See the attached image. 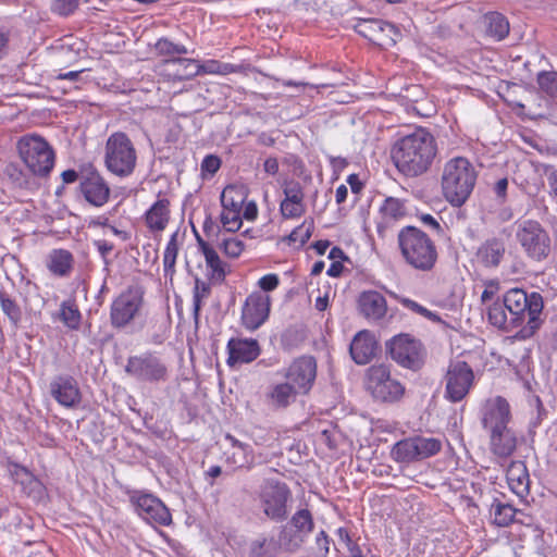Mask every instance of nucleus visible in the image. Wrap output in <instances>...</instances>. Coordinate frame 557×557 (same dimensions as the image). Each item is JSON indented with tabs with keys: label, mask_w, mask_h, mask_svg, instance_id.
<instances>
[{
	"label": "nucleus",
	"mask_w": 557,
	"mask_h": 557,
	"mask_svg": "<svg viewBox=\"0 0 557 557\" xmlns=\"http://www.w3.org/2000/svg\"><path fill=\"white\" fill-rule=\"evenodd\" d=\"M228 359L227 363H249L256 360L260 352V346L257 339L252 338H231L227 343Z\"/></svg>",
	"instance_id": "24"
},
{
	"label": "nucleus",
	"mask_w": 557,
	"mask_h": 557,
	"mask_svg": "<svg viewBox=\"0 0 557 557\" xmlns=\"http://www.w3.org/2000/svg\"><path fill=\"white\" fill-rule=\"evenodd\" d=\"M401 304L406 308H408V309H410V310H412V311H414V312H417V313L428 318L429 320L441 321V318L436 313L428 310L426 308L422 307L421 305H419L418 302H416V301H413L411 299L404 298L401 300Z\"/></svg>",
	"instance_id": "50"
},
{
	"label": "nucleus",
	"mask_w": 557,
	"mask_h": 557,
	"mask_svg": "<svg viewBox=\"0 0 557 557\" xmlns=\"http://www.w3.org/2000/svg\"><path fill=\"white\" fill-rule=\"evenodd\" d=\"M476 181V172L470 161L457 157L447 161L442 174V189L446 200L460 207L470 197Z\"/></svg>",
	"instance_id": "5"
},
{
	"label": "nucleus",
	"mask_w": 557,
	"mask_h": 557,
	"mask_svg": "<svg viewBox=\"0 0 557 557\" xmlns=\"http://www.w3.org/2000/svg\"><path fill=\"white\" fill-rule=\"evenodd\" d=\"M263 166L268 174L275 175L278 172V162L275 158H268Z\"/></svg>",
	"instance_id": "60"
},
{
	"label": "nucleus",
	"mask_w": 557,
	"mask_h": 557,
	"mask_svg": "<svg viewBox=\"0 0 557 557\" xmlns=\"http://www.w3.org/2000/svg\"><path fill=\"white\" fill-rule=\"evenodd\" d=\"M285 546L281 537L260 534L245 542L240 549L242 557H282Z\"/></svg>",
	"instance_id": "23"
},
{
	"label": "nucleus",
	"mask_w": 557,
	"mask_h": 557,
	"mask_svg": "<svg viewBox=\"0 0 557 557\" xmlns=\"http://www.w3.org/2000/svg\"><path fill=\"white\" fill-rule=\"evenodd\" d=\"M298 394L300 393L295 388V386L286 381L283 383L274 384L271 387L268 397L273 407L286 408L296 400Z\"/></svg>",
	"instance_id": "31"
},
{
	"label": "nucleus",
	"mask_w": 557,
	"mask_h": 557,
	"mask_svg": "<svg viewBox=\"0 0 557 557\" xmlns=\"http://www.w3.org/2000/svg\"><path fill=\"white\" fill-rule=\"evenodd\" d=\"M349 557H364L361 546L358 544V542L354 541L346 545Z\"/></svg>",
	"instance_id": "62"
},
{
	"label": "nucleus",
	"mask_w": 557,
	"mask_h": 557,
	"mask_svg": "<svg viewBox=\"0 0 557 557\" xmlns=\"http://www.w3.org/2000/svg\"><path fill=\"white\" fill-rule=\"evenodd\" d=\"M511 420L510 406L508 401L497 396L486 401L482 425L490 432L491 451L502 459L509 458L517 448L516 431L509 426Z\"/></svg>",
	"instance_id": "3"
},
{
	"label": "nucleus",
	"mask_w": 557,
	"mask_h": 557,
	"mask_svg": "<svg viewBox=\"0 0 557 557\" xmlns=\"http://www.w3.org/2000/svg\"><path fill=\"white\" fill-rule=\"evenodd\" d=\"M124 371L140 383L160 384L170 376L164 359L150 351L128 357Z\"/></svg>",
	"instance_id": "9"
},
{
	"label": "nucleus",
	"mask_w": 557,
	"mask_h": 557,
	"mask_svg": "<svg viewBox=\"0 0 557 557\" xmlns=\"http://www.w3.org/2000/svg\"><path fill=\"white\" fill-rule=\"evenodd\" d=\"M77 7V0H54L52 3V11L60 15L67 16L72 14Z\"/></svg>",
	"instance_id": "49"
},
{
	"label": "nucleus",
	"mask_w": 557,
	"mask_h": 557,
	"mask_svg": "<svg viewBox=\"0 0 557 557\" xmlns=\"http://www.w3.org/2000/svg\"><path fill=\"white\" fill-rule=\"evenodd\" d=\"M360 312L368 319L381 320L387 311V305L384 296L376 290H366L360 294L358 299Z\"/></svg>",
	"instance_id": "26"
},
{
	"label": "nucleus",
	"mask_w": 557,
	"mask_h": 557,
	"mask_svg": "<svg viewBox=\"0 0 557 557\" xmlns=\"http://www.w3.org/2000/svg\"><path fill=\"white\" fill-rule=\"evenodd\" d=\"M221 222L227 232H236L240 228L243 222L240 211H223L221 214Z\"/></svg>",
	"instance_id": "47"
},
{
	"label": "nucleus",
	"mask_w": 557,
	"mask_h": 557,
	"mask_svg": "<svg viewBox=\"0 0 557 557\" xmlns=\"http://www.w3.org/2000/svg\"><path fill=\"white\" fill-rule=\"evenodd\" d=\"M505 244L502 239H486L478 249L476 258L486 268H497L505 256Z\"/></svg>",
	"instance_id": "28"
},
{
	"label": "nucleus",
	"mask_w": 557,
	"mask_h": 557,
	"mask_svg": "<svg viewBox=\"0 0 557 557\" xmlns=\"http://www.w3.org/2000/svg\"><path fill=\"white\" fill-rule=\"evenodd\" d=\"M79 187L85 199L96 207L103 206L109 199L110 188L95 169L82 172Z\"/></svg>",
	"instance_id": "21"
},
{
	"label": "nucleus",
	"mask_w": 557,
	"mask_h": 557,
	"mask_svg": "<svg viewBox=\"0 0 557 557\" xmlns=\"http://www.w3.org/2000/svg\"><path fill=\"white\" fill-rule=\"evenodd\" d=\"M270 307V296L261 292L250 294L242 309L243 325L249 331L259 329L268 320Z\"/></svg>",
	"instance_id": "20"
},
{
	"label": "nucleus",
	"mask_w": 557,
	"mask_h": 557,
	"mask_svg": "<svg viewBox=\"0 0 557 557\" xmlns=\"http://www.w3.org/2000/svg\"><path fill=\"white\" fill-rule=\"evenodd\" d=\"M129 503L135 512L151 525L168 527L172 523V515L161 499L145 491L128 492Z\"/></svg>",
	"instance_id": "12"
},
{
	"label": "nucleus",
	"mask_w": 557,
	"mask_h": 557,
	"mask_svg": "<svg viewBox=\"0 0 557 557\" xmlns=\"http://www.w3.org/2000/svg\"><path fill=\"white\" fill-rule=\"evenodd\" d=\"M0 306L3 313L8 317L12 324L17 325L22 319L20 306L5 292L0 290Z\"/></svg>",
	"instance_id": "42"
},
{
	"label": "nucleus",
	"mask_w": 557,
	"mask_h": 557,
	"mask_svg": "<svg viewBox=\"0 0 557 557\" xmlns=\"http://www.w3.org/2000/svg\"><path fill=\"white\" fill-rule=\"evenodd\" d=\"M315 544L319 549V552L322 554L323 557H326V555L330 552V544L331 539L326 534L325 531L321 530L317 536H315Z\"/></svg>",
	"instance_id": "53"
},
{
	"label": "nucleus",
	"mask_w": 557,
	"mask_h": 557,
	"mask_svg": "<svg viewBox=\"0 0 557 557\" xmlns=\"http://www.w3.org/2000/svg\"><path fill=\"white\" fill-rule=\"evenodd\" d=\"M59 318L69 329L77 330L82 315L73 302L63 301L60 306Z\"/></svg>",
	"instance_id": "39"
},
{
	"label": "nucleus",
	"mask_w": 557,
	"mask_h": 557,
	"mask_svg": "<svg viewBox=\"0 0 557 557\" xmlns=\"http://www.w3.org/2000/svg\"><path fill=\"white\" fill-rule=\"evenodd\" d=\"M5 173L15 182H17L20 185H22L21 176L22 172L17 169L14 164H9L5 169Z\"/></svg>",
	"instance_id": "61"
},
{
	"label": "nucleus",
	"mask_w": 557,
	"mask_h": 557,
	"mask_svg": "<svg viewBox=\"0 0 557 557\" xmlns=\"http://www.w3.org/2000/svg\"><path fill=\"white\" fill-rule=\"evenodd\" d=\"M398 247L405 262L417 271H432L438 252L434 240L416 226H405L397 235Z\"/></svg>",
	"instance_id": "4"
},
{
	"label": "nucleus",
	"mask_w": 557,
	"mask_h": 557,
	"mask_svg": "<svg viewBox=\"0 0 557 557\" xmlns=\"http://www.w3.org/2000/svg\"><path fill=\"white\" fill-rule=\"evenodd\" d=\"M536 82L541 91L549 97L557 98V72L542 71L537 74Z\"/></svg>",
	"instance_id": "43"
},
{
	"label": "nucleus",
	"mask_w": 557,
	"mask_h": 557,
	"mask_svg": "<svg viewBox=\"0 0 557 557\" xmlns=\"http://www.w3.org/2000/svg\"><path fill=\"white\" fill-rule=\"evenodd\" d=\"M436 156V139L431 132L422 127L400 137L392 148V159L396 169L408 177L426 173Z\"/></svg>",
	"instance_id": "2"
},
{
	"label": "nucleus",
	"mask_w": 557,
	"mask_h": 557,
	"mask_svg": "<svg viewBox=\"0 0 557 557\" xmlns=\"http://www.w3.org/2000/svg\"><path fill=\"white\" fill-rule=\"evenodd\" d=\"M95 246L102 257L104 265L108 267L110 261L108 260L107 256L113 250V244L108 240H96Z\"/></svg>",
	"instance_id": "55"
},
{
	"label": "nucleus",
	"mask_w": 557,
	"mask_h": 557,
	"mask_svg": "<svg viewBox=\"0 0 557 557\" xmlns=\"http://www.w3.org/2000/svg\"><path fill=\"white\" fill-rule=\"evenodd\" d=\"M313 230V220H305L299 226L292 231L285 240L288 243H299V246L302 247L311 237Z\"/></svg>",
	"instance_id": "44"
},
{
	"label": "nucleus",
	"mask_w": 557,
	"mask_h": 557,
	"mask_svg": "<svg viewBox=\"0 0 557 557\" xmlns=\"http://www.w3.org/2000/svg\"><path fill=\"white\" fill-rule=\"evenodd\" d=\"M280 210L285 219H294L301 216L305 213L306 208L304 203L294 205L289 201L282 200Z\"/></svg>",
	"instance_id": "48"
},
{
	"label": "nucleus",
	"mask_w": 557,
	"mask_h": 557,
	"mask_svg": "<svg viewBox=\"0 0 557 557\" xmlns=\"http://www.w3.org/2000/svg\"><path fill=\"white\" fill-rule=\"evenodd\" d=\"M419 218L425 226H428L432 230H436V231L441 230L440 223L436 221V219L433 215L423 213Z\"/></svg>",
	"instance_id": "58"
},
{
	"label": "nucleus",
	"mask_w": 557,
	"mask_h": 557,
	"mask_svg": "<svg viewBox=\"0 0 557 557\" xmlns=\"http://www.w3.org/2000/svg\"><path fill=\"white\" fill-rule=\"evenodd\" d=\"M442 442L435 437L411 436L394 444L391 456L396 462L411 463L438 454Z\"/></svg>",
	"instance_id": "11"
},
{
	"label": "nucleus",
	"mask_w": 557,
	"mask_h": 557,
	"mask_svg": "<svg viewBox=\"0 0 557 557\" xmlns=\"http://www.w3.org/2000/svg\"><path fill=\"white\" fill-rule=\"evenodd\" d=\"M246 195L242 187L235 185L226 186L221 194V205L224 211H240Z\"/></svg>",
	"instance_id": "34"
},
{
	"label": "nucleus",
	"mask_w": 557,
	"mask_h": 557,
	"mask_svg": "<svg viewBox=\"0 0 557 557\" xmlns=\"http://www.w3.org/2000/svg\"><path fill=\"white\" fill-rule=\"evenodd\" d=\"M355 30L383 47L395 46L403 37L401 29L397 25L379 18L360 20L355 25Z\"/></svg>",
	"instance_id": "16"
},
{
	"label": "nucleus",
	"mask_w": 557,
	"mask_h": 557,
	"mask_svg": "<svg viewBox=\"0 0 557 557\" xmlns=\"http://www.w3.org/2000/svg\"><path fill=\"white\" fill-rule=\"evenodd\" d=\"M234 451L227 456V461L237 468H250L253 463L252 449L248 444L242 443L231 434L225 436Z\"/></svg>",
	"instance_id": "32"
},
{
	"label": "nucleus",
	"mask_w": 557,
	"mask_h": 557,
	"mask_svg": "<svg viewBox=\"0 0 557 557\" xmlns=\"http://www.w3.org/2000/svg\"><path fill=\"white\" fill-rule=\"evenodd\" d=\"M136 160V150L126 134L116 132L109 136L106 143L104 163L111 173L120 177L131 175Z\"/></svg>",
	"instance_id": "7"
},
{
	"label": "nucleus",
	"mask_w": 557,
	"mask_h": 557,
	"mask_svg": "<svg viewBox=\"0 0 557 557\" xmlns=\"http://www.w3.org/2000/svg\"><path fill=\"white\" fill-rule=\"evenodd\" d=\"M144 300V292L139 287H128L121 293L111 305V323L115 327H124L139 313Z\"/></svg>",
	"instance_id": "15"
},
{
	"label": "nucleus",
	"mask_w": 557,
	"mask_h": 557,
	"mask_svg": "<svg viewBox=\"0 0 557 557\" xmlns=\"http://www.w3.org/2000/svg\"><path fill=\"white\" fill-rule=\"evenodd\" d=\"M344 270V265L341 261H333L329 267L326 274L331 277H338Z\"/></svg>",
	"instance_id": "59"
},
{
	"label": "nucleus",
	"mask_w": 557,
	"mask_h": 557,
	"mask_svg": "<svg viewBox=\"0 0 557 557\" xmlns=\"http://www.w3.org/2000/svg\"><path fill=\"white\" fill-rule=\"evenodd\" d=\"M380 212L385 220V223L388 221H397L406 215V207L403 200L395 197H387L383 201Z\"/></svg>",
	"instance_id": "36"
},
{
	"label": "nucleus",
	"mask_w": 557,
	"mask_h": 557,
	"mask_svg": "<svg viewBox=\"0 0 557 557\" xmlns=\"http://www.w3.org/2000/svg\"><path fill=\"white\" fill-rule=\"evenodd\" d=\"M193 305H194V315L196 319H198L199 311L201 308V297H200V293H199V278H196Z\"/></svg>",
	"instance_id": "56"
},
{
	"label": "nucleus",
	"mask_w": 557,
	"mask_h": 557,
	"mask_svg": "<svg viewBox=\"0 0 557 557\" xmlns=\"http://www.w3.org/2000/svg\"><path fill=\"white\" fill-rule=\"evenodd\" d=\"M292 493L285 483H270L261 494L264 515L273 521H283L288 516L287 502Z\"/></svg>",
	"instance_id": "17"
},
{
	"label": "nucleus",
	"mask_w": 557,
	"mask_h": 557,
	"mask_svg": "<svg viewBox=\"0 0 557 557\" xmlns=\"http://www.w3.org/2000/svg\"><path fill=\"white\" fill-rule=\"evenodd\" d=\"M164 66L170 71L169 75L180 82L194 78L201 70L196 60L180 57L166 59Z\"/></svg>",
	"instance_id": "29"
},
{
	"label": "nucleus",
	"mask_w": 557,
	"mask_h": 557,
	"mask_svg": "<svg viewBox=\"0 0 557 557\" xmlns=\"http://www.w3.org/2000/svg\"><path fill=\"white\" fill-rule=\"evenodd\" d=\"M285 198L283 200L289 201L294 205L304 203V190L299 182H286L283 187Z\"/></svg>",
	"instance_id": "45"
},
{
	"label": "nucleus",
	"mask_w": 557,
	"mask_h": 557,
	"mask_svg": "<svg viewBox=\"0 0 557 557\" xmlns=\"http://www.w3.org/2000/svg\"><path fill=\"white\" fill-rule=\"evenodd\" d=\"M156 53L162 57H172L187 54L188 49L180 44H175L166 37L159 38L153 46Z\"/></svg>",
	"instance_id": "40"
},
{
	"label": "nucleus",
	"mask_w": 557,
	"mask_h": 557,
	"mask_svg": "<svg viewBox=\"0 0 557 557\" xmlns=\"http://www.w3.org/2000/svg\"><path fill=\"white\" fill-rule=\"evenodd\" d=\"M220 248L226 256L237 258L243 252L245 244L236 237H230L222 240Z\"/></svg>",
	"instance_id": "46"
},
{
	"label": "nucleus",
	"mask_w": 557,
	"mask_h": 557,
	"mask_svg": "<svg viewBox=\"0 0 557 557\" xmlns=\"http://www.w3.org/2000/svg\"><path fill=\"white\" fill-rule=\"evenodd\" d=\"M544 308L543 297L540 293L528 294L522 288L507 290L502 299H497L487 308L490 323L500 330L511 332L522 326L523 337L534 334L542 323Z\"/></svg>",
	"instance_id": "1"
},
{
	"label": "nucleus",
	"mask_w": 557,
	"mask_h": 557,
	"mask_svg": "<svg viewBox=\"0 0 557 557\" xmlns=\"http://www.w3.org/2000/svg\"><path fill=\"white\" fill-rule=\"evenodd\" d=\"M485 23L487 34L497 40H503L509 33V23L500 13H487L485 15Z\"/></svg>",
	"instance_id": "35"
},
{
	"label": "nucleus",
	"mask_w": 557,
	"mask_h": 557,
	"mask_svg": "<svg viewBox=\"0 0 557 557\" xmlns=\"http://www.w3.org/2000/svg\"><path fill=\"white\" fill-rule=\"evenodd\" d=\"M221 166V160L214 154L206 156L201 162V171L209 173L210 175L215 174Z\"/></svg>",
	"instance_id": "51"
},
{
	"label": "nucleus",
	"mask_w": 557,
	"mask_h": 557,
	"mask_svg": "<svg viewBox=\"0 0 557 557\" xmlns=\"http://www.w3.org/2000/svg\"><path fill=\"white\" fill-rule=\"evenodd\" d=\"M329 259L334 261L346 260L345 252L339 247H333L329 253Z\"/></svg>",
	"instance_id": "64"
},
{
	"label": "nucleus",
	"mask_w": 557,
	"mask_h": 557,
	"mask_svg": "<svg viewBox=\"0 0 557 557\" xmlns=\"http://www.w3.org/2000/svg\"><path fill=\"white\" fill-rule=\"evenodd\" d=\"M177 237L178 233H173L164 250L163 268L165 275H172L175 271L174 268L178 252Z\"/></svg>",
	"instance_id": "41"
},
{
	"label": "nucleus",
	"mask_w": 557,
	"mask_h": 557,
	"mask_svg": "<svg viewBox=\"0 0 557 557\" xmlns=\"http://www.w3.org/2000/svg\"><path fill=\"white\" fill-rule=\"evenodd\" d=\"M484 285H485V289L483 290V293L481 295V300H482L483 304H486L498 292V289H499V282L495 281V280H490V281L485 282Z\"/></svg>",
	"instance_id": "54"
},
{
	"label": "nucleus",
	"mask_w": 557,
	"mask_h": 557,
	"mask_svg": "<svg viewBox=\"0 0 557 557\" xmlns=\"http://www.w3.org/2000/svg\"><path fill=\"white\" fill-rule=\"evenodd\" d=\"M445 379L446 396L457 403L469 393L474 375L467 362L457 360L450 362Z\"/></svg>",
	"instance_id": "18"
},
{
	"label": "nucleus",
	"mask_w": 557,
	"mask_h": 557,
	"mask_svg": "<svg viewBox=\"0 0 557 557\" xmlns=\"http://www.w3.org/2000/svg\"><path fill=\"white\" fill-rule=\"evenodd\" d=\"M284 376L300 394H308L317 377V361L311 356L295 359Z\"/></svg>",
	"instance_id": "19"
},
{
	"label": "nucleus",
	"mask_w": 557,
	"mask_h": 557,
	"mask_svg": "<svg viewBox=\"0 0 557 557\" xmlns=\"http://www.w3.org/2000/svg\"><path fill=\"white\" fill-rule=\"evenodd\" d=\"M377 342L369 331H360L351 341L349 352L357 364L369 363L376 355Z\"/></svg>",
	"instance_id": "25"
},
{
	"label": "nucleus",
	"mask_w": 557,
	"mask_h": 557,
	"mask_svg": "<svg viewBox=\"0 0 557 557\" xmlns=\"http://www.w3.org/2000/svg\"><path fill=\"white\" fill-rule=\"evenodd\" d=\"M515 235L523 251L531 259L541 261L550 253V237L540 222L535 220L516 222Z\"/></svg>",
	"instance_id": "8"
},
{
	"label": "nucleus",
	"mask_w": 557,
	"mask_h": 557,
	"mask_svg": "<svg viewBox=\"0 0 557 557\" xmlns=\"http://www.w3.org/2000/svg\"><path fill=\"white\" fill-rule=\"evenodd\" d=\"M366 388L375 400L388 404L400 400L405 393L404 385L392 377L386 364H374L367 370Z\"/></svg>",
	"instance_id": "10"
},
{
	"label": "nucleus",
	"mask_w": 557,
	"mask_h": 557,
	"mask_svg": "<svg viewBox=\"0 0 557 557\" xmlns=\"http://www.w3.org/2000/svg\"><path fill=\"white\" fill-rule=\"evenodd\" d=\"M507 188H508V180L507 178H500L499 181L496 182V184L494 186V191H495L496 196L502 201L505 200Z\"/></svg>",
	"instance_id": "57"
},
{
	"label": "nucleus",
	"mask_w": 557,
	"mask_h": 557,
	"mask_svg": "<svg viewBox=\"0 0 557 557\" xmlns=\"http://www.w3.org/2000/svg\"><path fill=\"white\" fill-rule=\"evenodd\" d=\"M278 284H280L278 276L273 273L262 276L258 282L259 287L263 292H272L278 286Z\"/></svg>",
	"instance_id": "52"
},
{
	"label": "nucleus",
	"mask_w": 557,
	"mask_h": 557,
	"mask_svg": "<svg viewBox=\"0 0 557 557\" xmlns=\"http://www.w3.org/2000/svg\"><path fill=\"white\" fill-rule=\"evenodd\" d=\"M73 256L69 250L54 249L48 257V269L58 276H67L73 268Z\"/></svg>",
	"instance_id": "33"
},
{
	"label": "nucleus",
	"mask_w": 557,
	"mask_h": 557,
	"mask_svg": "<svg viewBox=\"0 0 557 557\" xmlns=\"http://www.w3.org/2000/svg\"><path fill=\"white\" fill-rule=\"evenodd\" d=\"M314 521L308 509L297 510L288 523L281 528L278 536L285 546V553L294 554L306 543L313 532Z\"/></svg>",
	"instance_id": "13"
},
{
	"label": "nucleus",
	"mask_w": 557,
	"mask_h": 557,
	"mask_svg": "<svg viewBox=\"0 0 557 557\" xmlns=\"http://www.w3.org/2000/svg\"><path fill=\"white\" fill-rule=\"evenodd\" d=\"M49 389L52 398L65 408H74L82 400L78 383L71 375L61 374L55 376L50 382Z\"/></svg>",
	"instance_id": "22"
},
{
	"label": "nucleus",
	"mask_w": 557,
	"mask_h": 557,
	"mask_svg": "<svg viewBox=\"0 0 557 557\" xmlns=\"http://www.w3.org/2000/svg\"><path fill=\"white\" fill-rule=\"evenodd\" d=\"M507 482L510 490L519 497L529 494L530 478L523 461H511L507 469Z\"/></svg>",
	"instance_id": "27"
},
{
	"label": "nucleus",
	"mask_w": 557,
	"mask_h": 557,
	"mask_svg": "<svg viewBox=\"0 0 557 557\" xmlns=\"http://www.w3.org/2000/svg\"><path fill=\"white\" fill-rule=\"evenodd\" d=\"M207 267L211 270L210 278L215 282H223L226 276V264L220 259L218 252L212 249L203 256Z\"/></svg>",
	"instance_id": "38"
},
{
	"label": "nucleus",
	"mask_w": 557,
	"mask_h": 557,
	"mask_svg": "<svg viewBox=\"0 0 557 557\" xmlns=\"http://www.w3.org/2000/svg\"><path fill=\"white\" fill-rule=\"evenodd\" d=\"M491 509L494 515V523L498 527H507L515 519L516 509L510 504L495 500Z\"/></svg>",
	"instance_id": "37"
},
{
	"label": "nucleus",
	"mask_w": 557,
	"mask_h": 557,
	"mask_svg": "<svg viewBox=\"0 0 557 557\" xmlns=\"http://www.w3.org/2000/svg\"><path fill=\"white\" fill-rule=\"evenodd\" d=\"M61 177L63 183L71 184L78 178V174L75 170H66L62 172Z\"/></svg>",
	"instance_id": "63"
},
{
	"label": "nucleus",
	"mask_w": 557,
	"mask_h": 557,
	"mask_svg": "<svg viewBox=\"0 0 557 557\" xmlns=\"http://www.w3.org/2000/svg\"><path fill=\"white\" fill-rule=\"evenodd\" d=\"M391 358L400 367L419 370L424 363V349L420 341L408 334L394 336L386 343Z\"/></svg>",
	"instance_id": "14"
},
{
	"label": "nucleus",
	"mask_w": 557,
	"mask_h": 557,
	"mask_svg": "<svg viewBox=\"0 0 557 557\" xmlns=\"http://www.w3.org/2000/svg\"><path fill=\"white\" fill-rule=\"evenodd\" d=\"M20 157L29 172L36 176H47L54 165V151L39 135H26L17 141Z\"/></svg>",
	"instance_id": "6"
},
{
	"label": "nucleus",
	"mask_w": 557,
	"mask_h": 557,
	"mask_svg": "<svg viewBox=\"0 0 557 557\" xmlns=\"http://www.w3.org/2000/svg\"><path fill=\"white\" fill-rule=\"evenodd\" d=\"M170 201L168 199H159L156 201L145 214L146 224L152 232H162L170 219Z\"/></svg>",
	"instance_id": "30"
}]
</instances>
